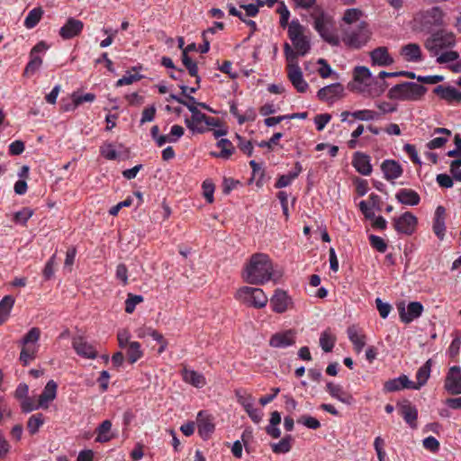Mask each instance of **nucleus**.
<instances>
[{
    "label": "nucleus",
    "mask_w": 461,
    "mask_h": 461,
    "mask_svg": "<svg viewBox=\"0 0 461 461\" xmlns=\"http://www.w3.org/2000/svg\"><path fill=\"white\" fill-rule=\"evenodd\" d=\"M418 220L411 212H406L393 221V227L399 233L411 235L414 232Z\"/></svg>",
    "instance_id": "obj_10"
},
{
    "label": "nucleus",
    "mask_w": 461,
    "mask_h": 461,
    "mask_svg": "<svg viewBox=\"0 0 461 461\" xmlns=\"http://www.w3.org/2000/svg\"><path fill=\"white\" fill-rule=\"evenodd\" d=\"M143 357V351L140 348V344L137 341L129 343L127 349V358L131 364H134Z\"/></svg>",
    "instance_id": "obj_42"
},
{
    "label": "nucleus",
    "mask_w": 461,
    "mask_h": 461,
    "mask_svg": "<svg viewBox=\"0 0 461 461\" xmlns=\"http://www.w3.org/2000/svg\"><path fill=\"white\" fill-rule=\"evenodd\" d=\"M368 239L373 249H376L380 253H384L386 251L387 244L384 239L374 234L369 235Z\"/></svg>",
    "instance_id": "obj_52"
},
{
    "label": "nucleus",
    "mask_w": 461,
    "mask_h": 461,
    "mask_svg": "<svg viewBox=\"0 0 461 461\" xmlns=\"http://www.w3.org/2000/svg\"><path fill=\"white\" fill-rule=\"evenodd\" d=\"M293 441L292 435H286L279 442L272 443L270 446L275 454H285L291 450Z\"/></svg>",
    "instance_id": "obj_38"
},
{
    "label": "nucleus",
    "mask_w": 461,
    "mask_h": 461,
    "mask_svg": "<svg viewBox=\"0 0 461 461\" xmlns=\"http://www.w3.org/2000/svg\"><path fill=\"white\" fill-rule=\"evenodd\" d=\"M296 178V173H288L286 175H282L277 179L276 183L275 184L276 188H283L287 185H289L293 180Z\"/></svg>",
    "instance_id": "obj_60"
},
{
    "label": "nucleus",
    "mask_w": 461,
    "mask_h": 461,
    "mask_svg": "<svg viewBox=\"0 0 461 461\" xmlns=\"http://www.w3.org/2000/svg\"><path fill=\"white\" fill-rule=\"evenodd\" d=\"M14 304V298L12 295H5L0 301V324L5 322Z\"/></svg>",
    "instance_id": "obj_36"
},
{
    "label": "nucleus",
    "mask_w": 461,
    "mask_h": 461,
    "mask_svg": "<svg viewBox=\"0 0 461 461\" xmlns=\"http://www.w3.org/2000/svg\"><path fill=\"white\" fill-rule=\"evenodd\" d=\"M371 76L372 74L366 67L358 66L354 69V79L359 83H366V80L371 78Z\"/></svg>",
    "instance_id": "obj_50"
},
{
    "label": "nucleus",
    "mask_w": 461,
    "mask_h": 461,
    "mask_svg": "<svg viewBox=\"0 0 461 461\" xmlns=\"http://www.w3.org/2000/svg\"><path fill=\"white\" fill-rule=\"evenodd\" d=\"M375 304L380 316L383 319L387 318L392 310V306L387 303H384L380 298L375 299Z\"/></svg>",
    "instance_id": "obj_62"
},
{
    "label": "nucleus",
    "mask_w": 461,
    "mask_h": 461,
    "mask_svg": "<svg viewBox=\"0 0 461 461\" xmlns=\"http://www.w3.org/2000/svg\"><path fill=\"white\" fill-rule=\"evenodd\" d=\"M381 169L387 180L397 179L402 175V166L393 159H385L381 165Z\"/></svg>",
    "instance_id": "obj_23"
},
{
    "label": "nucleus",
    "mask_w": 461,
    "mask_h": 461,
    "mask_svg": "<svg viewBox=\"0 0 461 461\" xmlns=\"http://www.w3.org/2000/svg\"><path fill=\"white\" fill-rule=\"evenodd\" d=\"M344 86L340 83H334L321 87L317 92V97L321 101L333 102L337 98L342 97Z\"/></svg>",
    "instance_id": "obj_16"
},
{
    "label": "nucleus",
    "mask_w": 461,
    "mask_h": 461,
    "mask_svg": "<svg viewBox=\"0 0 461 461\" xmlns=\"http://www.w3.org/2000/svg\"><path fill=\"white\" fill-rule=\"evenodd\" d=\"M434 93L449 103L461 101V92L452 86H438L435 87Z\"/></svg>",
    "instance_id": "obj_28"
},
{
    "label": "nucleus",
    "mask_w": 461,
    "mask_h": 461,
    "mask_svg": "<svg viewBox=\"0 0 461 461\" xmlns=\"http://www.w3.org/2000/svg\"><path fill=\"white\" fill-rule=\"evenodd\" d=\"M100 153L103 157L109 160L116 159L118 157L116 150L111 143H107L102 146L100 149Z\"/></svg>",
    "instance_id": "obj_58"
},
{
    "label": "nucleus",
    "mask_w": 461,
    "mask_h": 461,
    "mask_svg": "<svg viewBox=\"0 0 461 461\" xmlns=\"http://www.w3.org/2000/svg\"><path fill=\"white\" fill-rule=\"evenodd\" d=\"M370 59L373 66L386 67L393 63V59L389 54L386 47H378L373 50L370 52Z\"/></svg>",
    "instance_id": "obj_21"
},
{
    "label": "nucleus",
    "mask_w": 461,
    "mask_h": 461,
    "mask_svg": "<svg viewBox=\"0 0 461 461\" xmlns=\"http://www.w3.org/2000/svg\"><path fill=\"white\" fill-rule=\"evenodd\" d=\"M43 13L41 7H36L31 10L24 20V26L27 29L34 28L41 21Z\"/></svg>",
    "instance_id": "obj_41"
},
{
    "label": "nucleus",
    "mask_w": 461,
    "mask_h": 461,
    "mask_svg": "<svg viewBox=\"0 0 461 461\" xmlns=\"http://www.w3.org/2000/svg\"><path fill=\"white\" fill-rule=\"evenodd\" d=\"M239 142H238V147L239 149L243 152L245 153L246 155H248L249 157H251L252 154H253V146H252V143L250 140H244L241 136L240 135H237L236 136Z\"/></svg>",
    "instance_id": "obj_59"
},
{
    "label": "nucleus",
    "mask_w": 461,
    "mask_h": 461,
    "mask_svg": "<svg viewBox=\"0 0 461 461\" xmlns=\"http://www.w3.org/2000/svg\"><path fill=\"white\" fill-rule=\"evenodd\" d=\"M197 427L198 433L203 439L209 438L215 429L212 419L209 416H204V412L203 411L198 412Z\"/></svg>",
    "instance_id": "obj_22"
},
{
    "label": "nucleus",
    "mask_w": 461,
    "mask_h": 461,
    "mask_svg": "<svg viewBox=\"0 0 461 461\" xmlns=\"http://www.w3.org/2000/svg\"><path fill=\"white\" fill-rule=\"evenodd\" d=\"M314 21V29L318 32L320 36L328 43L337 46L339 45V39L332 33L330 28L333 25L331 17L325 13L321 6L314 7L310 14Z\"/></svg>",
    "instance_id": "obj_4"
},
{
    "label": "nucleus",
    "mask_w": 461,
    "mask_h": 461,
    "mask_svg": "<svg viewBox=\"0 0 461 461\" xmlns=\"http://www.w3.org/2000/svg\"><path fill=\"white\" fill-rule=\"evenodd\" d=\"M217 147H219L221 149V152L220 153H214V152L211 153V155L215 158H221L224 159H228L230 158V156L234 152V147H233L231 141L229 140L228 139H221L217 142Z\"/></svg>",
    "instance_id": "obj_35"
},
{
    "label": "nucleus",
    "mask_w": 461,
    "mask_h": 461,
    "mask_svg": "<svg viewBox=\"0 0 461 461\" xmlns=\"http://www.w3.org/2000/svg\"><path fill=\"white\" fill-rule=\"evenodd\" d=\"M362 14V12L357 8L348 9L343 16V21L347 23L357 22Z\"/></svg>",
    "instance_id": "obj_57"
},
{
    "label": "nucleus",
    "mask_w": 461,
    "mask_h": 461,
    "mask_svg": "<svg viewBox=\"0 0 461 461\" xmlns=\"http://www.w3.org/2000/svg\"><path fill=\"white\" fill-rule=\"evenodd\" d=\"M288 26V36L291 41H295L296 38L303 35V26L298 20H293Z\"/></svg>",
    "instance_id": "obj_48"
},
{
    "label": "nucleus",
    "mask_w": 461,
    "mask_h": 461,
    "mask_svg": "<svg viewBox=\"0 0 461 461\" xmlns=\"http://www.w3.org/2000/svg\"><path fill=\"white\" fill-rule=\"evenodd\" d=\"M456 44V35L446 30H438L433 32L424 42V47L431 57H437L438 64L455 61L459 54L454 50H448Z\"/></svg>",
    "instance_id": "obj_2"
},
{
    "label": "nucleus",
    "mask_w": 461,
    "mask_h": 461,
    "mask_svg": "<svg viewBox=\"0 0 461 461\" xmlns=\"http://www.w3.org/2000/svg\"><path fill=\"white\" fill-rule=\"evenodd\" d=\"M279 277L280 274L276 275L269 256L264 253L253 254L242 272L243 280L256 285H264L270 280L276 281Z\"/></svg>",
    "instance_id": "obj_1"
},
{
    "label": "nucleus",
    "mask_w": 461,
    "mask_h": 461,
    "mask_svg": "<svg viewBox=\"0 0 461 461\" xmlns=\"http://www.w3.org/2000/svg\"><path fill=\"white\" fill-rule=\"evenodd\" d=\"M430 368H431V359H429L425 362L423 366H421L416 374V379L417 383H414V387H412L413 390H419L421 386H423L430 375Z\"/></svg>",
    "instance_id": "obj_33"
},
{
    "label": "nucleus",
    "mask_w": 461,
    "mask_h": 461,
    "mask_svg": "<svg viewBox=\"0 0 461 461\" xmlns=\"http://www.w3.org/2000/svg\"><path fill=\"white\" fill-rule=\"evenodd\" d=\"M188 110L191 112V119H185V124L189 130L197 133H203L206 131L204 126L207 115L202 113L195 105H187Z\"/></svg>",
    "instance_id": "obj_9"
},
{
    "label": "nucleus",
    "mask_w": 461,
    "mask_h": 461,
    "mask_svg": "<svg viewBox=\"0 0 461 461\" xmlns=\"http://www.w3.org/2000/svg\"><path fill=\"white\" fill-rule=\"evenodd\" d=\"M281 422V414L275 411L271 413L269 424L266 427V432L273 438H278L281 436V430L277 427Z\"/></svg>",
    "instance_id": "obj_34"
},
{
    "label": "nucleus",
    "mask_w": 461,
    "mask_h": 461,
    "mask_svg": "<svg viewBox=\"0 0 461 461\" xmlns=\"http://www.w3.org/2000/svg\"><path fill=\"white\" fill-rule=\"evenodd\" d=\"M84 28L82 21L70 17L59 30V36L63 40H69L78 36Z\"/></svg>",
    "instance_id": "obj_15"
},
{
    "label": "nucleus",
    "mask_w": 461,
    "mask_h": 461,
    "mask_svg": "<svg viewBox=\"0 0 461 461\" xmlns=\"http://www.w3.org/2000/svg\"><path fill=\"white\" fill-rule=\"evenodd\" d=\"M352 165L355 169L363 176H369L372 173L370 157L365 153L357 151L353 155Z\"/></svg>",
    "instance_id": "obj_19"
},
{
    "label": "nucleus",
    "mask_w": 461,
    "mask_h": 461,
    "mask_svg": "<svg viewBox=\"0 0 461 461\" xmlns=\"http://www.w3.org/2000/svg\"><path fill=\"white\" fill-rule=\"evenodd\" d=\"M40 346H22L19 360L23 366H28L31 361L34 360Z\"/></svg>",
    "instance_id": "obj_39"
},
{
    "label": "nucleus",
    "mask_w": 461,
    "mask_h": 461,
    "mask_svg": "<svg viewBox=\"0 0 461 461\" xmlns=\"http://www.w3.org/2000/svg\"><path fill=\"white\" fill-rule=\"evenodd\" d=\"M183 379L185 382L197 388H202L206 384L204 376L194 370L184 369Z\"/></svg>",
    "instance_id": "obj_32"
},
{
    "label": "nucleus",
    "mask_w": 461,
    "mask_h": 461,
    "mask_svg": "<svg viewBox=\"0 0 461 461\" xmlns=\"http://www.w3.org/2000/svg\"><path fill=\"white\" fill-rule=\"evenodd\" d=\"M445 213V208L441 205L438 206L435 211V217L433 221V231L440 240L444 239L446 232Z\"/></svg>",
    "instance_id": "obj_26"
},
{
    "label": "nucleus",
    "mask_w": 461,
    "mask_h": 461,
    "mask_svg": "<svg viewBox=\"0 0 461 461\" xmlns=\"http://www.w3.org/2000/svg\"><path fill=\"white\" fill-rule=\"evenodd\" d=\"M371 32L366 22H361L357 29H348L345 31L343 42L353 49H360L367 43Z\"/></svg>",
    "instance_id": "obj_7"
},
{
    "label": "nucleus",
    "mask_w": 461,
    "mask_h": 461,
    "mask_svg": "<svg viewBox=\"0 0 461 461\" xmlns=\"http://www.w3.org/2000/svg\"><path fill=\"white\" fill-rule=\"evenodd\" d=\"M235 298L241 303L256 309L267 306L268 298L261 288L242 286L235 294Z\"/></svg>",
    "instance_id": "obj_6"
},
{
    "label": "nucleus",
    "mask_w": 461,
    "mask_h": 461,
    "mask_svg": "<svg viewBox=\"0 0 461 461\" xmlns=\"http://www.w3.org/2000/svg\"><path fill=\"white\" fill-rule=\"evenodd\" d=\"M351 116L359 121H374L380 117V114L372 110H358L351 113Z\"/></svg>",
    "instance_id": "obj_47"
},
{
    "label": "nucleus",
    "mask_w": 461,
    "mask_h": 461,
    "mask_svg": "<svg viewBox=\"0 0 461 461\" xmlns=\"http://www.w3.org/2000/svg\"><path fill=\"white\" fill-rule=\"evenodd\" d=\"M297 422L312 429H317L321 427L320 421L316 418L310 415H303L300 417L297 420Z\"/></svg>",
    "instance_id": "obj_53"
},
{
    "label": "nucleus",
    "mask_w": 461,
    "mask_h": 461,
    "mask_svg": "<svg viewBox=\"0 0 461 461\" xmlns=\"http://www.w3.org/2000/svg\"><path fill=\"white\" fill-rule=\"evenodd\" d=\"M296 52H294L297 55L304 56L311 49L310 41L304 35L296 38L295 41H292Z\"/></svg>",
    "instance_id": "obj_46"
},
{
    "label": "nucleus",
    "mask_w": 461,
    "mask_h": 461,
    "mask_svg": "<svg viewBox=\"0 0 461 461\" xmlns=\"http://www.w3.org/2000/svg\"><path fill=\"white\" fill-rule=\"evenodd\" d=\"M397 310L401 321L408 324L419 318L424 308L420 302H411L407 306L404 302H400L397 303Z\"/></svg>",
    "instance_id": "obj_8"
},
{
    "label": "nucleus",
    "mask_w": 461,
    "mask_h": 461,
    "mask_svg": "<svg viewBox=\"0 0 461 461\" xmlns=\"http://www.w3.org/2000/svg\"><path fill=\"white\" fill-rule=\"evenodd\" d=\"M326 390L332 398H335L345 404H351L354 401L353 396L344 391L342 386L339 384H335L330 382L326 385Z\"/></svg>",
    "instance_id": "obj_25"
},
{
    "label": "nucleus",
    "mask_w": 461,
    "mask_h": 461,
    "mask_svg": "<svg viewBox=\"0 0 461 461\" xmlns=\"http://www.w3.org/2000/svg\"><path fill=\"white\" fill-rule=\"evenodd\" d=\"M331 115L329 113L318 114L314 118V123L318 131H322L327 123L330 121Z\"/></svg>",
    "instance_id": "obj_63"
},
{
    "label": "nucleus",
    "mask_w": 461,
    "mask_h": 461,
    "mask_svg": "<svg viewBox=\"0 0 461 461\" xmlns=\"http://www.w3.org/2000/svg\"><path fill=\"white\" fill-rule=\"evenodd\" d=\"M399 411L405 422L411 429L417 428L418 410L415 406L411 405V402H406L405 403L399 405Z\"/></svg>",
    "instance_id": "obj_24"
},
{
    "label": "nucleus",
    "mask_w": 461,
    "mask_h": 461,
    "mask_svg": "<svg viewBox=\"0 0 461 461\" xmlns=\"http://www.w3.org/2000/svg\"><path fill=\"white\" fill-rule=\"evenodd\" d=\"M72 347L77 355L85 358L95 359L97 357V351L95 347L88 343L83 336L74 337Z\"/></svg>",
    "instance_id": "obj_13"
},
{
    "label": "nucleus",
    "mask_w": 461,
    "mask_h": 461,
    "mask_svg": "<svg viewBox=\"0 0 461 461\" xmlns=\"http://www.w3.org/2000/svg\"><path fill=\"white\" fill-rule=\"evenodd\" d=\"M235 395L237 397L238 402L243 406L244 410L250 408V406L254 404V398L252 395L243 390H236Z\"/></svg>",
    "instance_id": "obj_49"
},
{
    "label": "nucleus",
    "mask_w": 461,
    "mask_h": 461,
    "mask_svg": "<svg viewBox=\"0 0 461 461\" xmlns=\"http://www.w3.org/2000/svg\"><path fill=\"white\" fill-rule=\"evenodd\" d=\"M144 300L142 295L129 294L125 301V312L132 313L137 304L142 303Z\"/></svg>",
    "instance_id": "obj_51"
},
{
    "label": "nucleus",
    "mask_w": 461,
    "mask_h": 461,
    "mask_svg": "<svg viewBox=\"0 0 461 461\" xmlns=\"http://www.w3.org/2000/svg\"><path fill=\"white\" fill-rule=\"evenodd\" d=\"M32 214L33 211L25 207L14 213V220L18 223L25 224L27 221L32 216Z\"/></svg>",
    "instance_id": "obj_55"
},
{
    "label": "nucleus",
    "mask_w": 461,
    "mask_h": 461,
    "mask_svg": "<svg viewBox=\"0 0 461 461\" xmlns=\"http://www.w3.org/2000/svg\"><path fill=\"white\" fill-rule=\"evenodd\" d=\"M348 336L349 340L352 342L355 350L359 353L362 351L366 343V335L359 332L358 329L356 326H349L348 328Z\"/></svg>",
    "instance_id": "obj_30"
},
{
    "label": "nucleus",
    "mask_w": 461,
    "mask_h": 461,
    "mask_svg": "<svg viewBox=\"0 0 461 461\" xmlns=\"http://www.w3.org/2000/svg\"><path fill=\"white\" fill-rule=\"evenodd\" d=\"M270 304L273 312L276 313H284L292 304V298L287 293L281 289H276L270 298Z\"/></svg>",
    "instance_id": "obj_14"
},
{
    "label": "nucleus",
    "mask_w": 461,
    "mask_h": 461,
    "mask_svg": "<svg viewBox=\"0 0 461 461\" xmlns=\"http://www.w3.org/2000/svg\"><path fill=\"white\" fill-rule=\"evenodd\" d=\"M414 382L411 381L407 375H402L397 378L390 379L384 384V391L393 393L402 389H412Z\"/></svg>",
    "instance_id": "obj_18"
},
{
    "label": "nucleus",
    "mask_w": 461,
    "mask_h": 461,
    "mask_svg": "<svg viewBox=\"0 0 461 461\" xmlns=\"http://www.w3.org/2000/svg\"><path fill=\"white\" fill-rule=\"evenodd\" d=\"M401 54L405 60L409 62H418L421 60V50L417 43H409L401 50Z\"/></svg>",
    "instance_id": "obj_31"
},
{
    "label": "nucleus",
    "mask_w": 461,
    "mask_h": 461,
    "mask_svg": "<svg viewBox=\"0 0 461 461\" xmlns=\"http://www.w3.org/2000/svg\"><path fill=\"white\" fill-rule=\"evenodd\" d=\"M56 264V254L52 255L51 258L46 263L43 269V276L46 280H50L54 276V266Z\"/></svg>",
    "instance_id": "obj_61"
},
{
    "label": "nucleus",
    "mask_w": 461,
    "mask_h": 461,
    "mask_svg": "<svg viewBox=\"0 0 461 461\" xmlns=\"http://www.w3.org/2000/svg\"><path fill=\"white\" fill-rule=\"evenodd\" d=\"M295 343L294 331L288 330L284 332L274 334L270 340L269 345L273 348H284L292 346Z\"/></svg>",
    "instance_id": "obj_17"
},
{
    "label": "nucleus",
    "mask_w": 461,
    "mask_h": 461,
    "mask_svg": "<svg viewBox=\"0 0 461 461\" xmlns=\"http://www.w3.org/2000/svg\"><path fill=\"white\" fill-rule=\"evenodd\" d=\"M58 384L55 381L50 380L45 385L42 393L39 396L41 408H48L49 402H52L57 396Z\"/></svg>",
    "instance_id": "obj_29"
},
{
    "label": "nucleus",
    "mask_w": 461,
    "mask_h": 461,
    "mask_svg": "<svg viewBox=\"0 0 461 461\" xmlns=\"http://www.w3.org/2000/svg\"><path fill=\"white\" fill-rule=\"evenodd\" d=\"M277 13L280 14V26L285 28L290 18V12L284 2H281L277 7Z\"/></svg>",
    "instance_id": "obj_54"
},
{
    "label": "nucleus",
    "mask_w": 461,
    "mask_h": 461,
    "mask_svg": "<svg viewBox=\"0 0 461 461\" xmlns=\"http://www.w3.org/2000/svg\"><path fill=\"white\" fill-rule=\"evenodd\" d=\"M427 88L414 82H402L391 87L387 97L391 100L415 102L420 100Z\"/></svg>",
    "instance_id": "obj_3"
},
{
    "label": "nucleus",
    "mask_w": 461,
    "mask_h": 461,
    "mask_svg": "<svg viewBox=\"0 0 461 461\" xmlns=\"http://www.w3.org/2000/svg\"><path fill=\"white\" fill-rule=\"evenodd\" d=\"M460 167L461 158L455 159L450 163V173L453 178L456 181H461V169H459Z\"/></svg>",
    "instance_id": "obj_64"
},
{
    "label": "nucleus",
    "mask_w": 461,
    "mask_h": 461,
    "mask_svg": "<svg viewBox=\"0 0 461 461\" xmlns=\"http://www.w3.org/2000/svg\"><path fill=\"white\" fill-rule=\"evenodd\" d=\"M336 337L330 331L324 330L320 337V346L324 352H330L334 348Z\"/></svg>",
    "instance_id": "obj_43"
},
{
    "label": "nucleus",
    "mask_w": 461,
    "mask_h": 461,
    "mask_svg": "<svg viewBox=\"0 0 461 461\" xmlns=\"http://www.w3.org/2000/svg\"><path fill=\"white\" fill-rule=\"evenodd\" d=\"M397 201L404 205L415 206L420 202L419 194L412 189H400L395 194Z\"/></svg>",
    "instance_id": "obj_27"
},
{
    "label": "nucleus",
    "mask_w": 461,
    "mask_h": 461,
    "mask_svg": "<svg viewBox=\"0 0 461 461\" xmlns=\"http://www.w3.org/2000/svg\"><path fill=\"white\" fill-rule=\"evenodd\" d=\"M112 429V422L109 420H104L96 429L97 437L96 442L104 443L108 442L113 438V436L109 435Z\"/></svg>",
    "instance_id": "obj_37"
},
{
    "label": "nucleus",
    "mask_w": 461,
    "mask_h": 461,
    "mask_svg": "<svg viewBox=\"0 0 461 461\" xmlns=\"http://www.w3.org/2000/svg\"><path fill=\"white\" fill-rule=\"evenodd\" d=\"M285 55L288 61L287 65V77L299 93H304L309 87L308 83L304 80L301 68L296 60V54L292 50L288 43L284 46Z\"/></svg>",
    "instance_id": "obj_5"
},
{
    "label": "nucleus",
    "mask_w": 461,
    "mask_h": 461,
    "mask_svg": "<svg viewBox=\"0 0 461 461\" xmlns=\"http://www.w3.org/2000/svg\"><path fill=\"white\" fill-rule=\"evenodd\" d=\"M424 27L438 26L443 22V12L438 6H434L421 14Z\"/></svg>",
    "instance_id": "obj_20"
},
{
    "label": "nucleus",
    "mask_w": 461,
    "mask_h": 461,
    "mask_svg": "<svg viewBox=\"0 0 461 461\" xmlns=\"http://www.w3.org/2000/svg\"><path fill=\"white\" fill-rule=\"evenodd\" d=\"M444 388L451 394H461V367L453 366L445 378Z\"/></svg>",
    "instance_id": "obj_12"
},
{
    "label": "nucleus",
    "mask_w": 461,
    "mask_h": 461,
    "mask_svg": "<svg viewBox=\"0 0 461 461\" xmlns=\"http://www.w3.org/2000/svg\"><path fill=\"white\" fill-rule=\"evenodd\" d=\"M44 423V416L42 413L32 415L27 421V429L30 434L34 435Z\"/></svg>",
    "instance_id": "obj_44"
},
{
    "label": "nucleus",
    "mask_w": 461,
    "mask_h": 461,
    "mask_svg": "<svg viewBox=\"0 0 461 461\" xmlns=\"http://www.w3.org/2000/svg\"><path fill=\"white\" fill-rule=\"evenodd\" d=\"M41 337V330L38 327H33L20 340L21 346H40L38 341Z\"/></svg>",
    "instance_id": "obj_40"
},
{
    "label": "nucleus",
    "mask_w": 461,
    "mask_h": 461,
    "mask_svg": "<svg viewBox=\"0 0 461 461\" xmlns=\"http://www.w3.org/2000/svg\"><path fill=\"white\" fill-rule=\"evenodd\" d=\"M182 62L188 70L190 76L195 77V83L200 84L201 77L198 76L197 63L193 61L192 59L186 53H182Z\"/></svg>",
    "instance_id": "obj_45"
},
{
    "label": "nucleus",
    "mask_w": 461,
    "mask_h": 461,
    "mask_svg": "<svg viewBox=\"0 0 461 461\" xmlns=\"http://www.w3.org/2000/svg\"><path fill=\"white\" fill-rule=\"evenodd\" d=\"M39 408H41L40 405V401H38V403H35L34 401L30 397H27L21 402V409L24 413L31 412L32 411L38 410Z\"/></svg>",
    "instance_id": "obj_56"
},
{
    "label": "nucleus",
    "mask_w": 461,
    "mask_h": 461,
    "mask_svg": "<svg viewBox=\"0 0 461 461\" xmlns=\"http://www.w3.org/2000/svg\"><path fill=\"white\" fill-rule=\"evenodd\" d=\"M48 49L44 41L38 42L30 52V61L27 63L24 75L29 76L34 74L42 65V59L38 55Z\"/></svg>",
    "instance_id": "obj_11"
}]
</instances>
